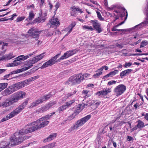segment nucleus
I'll return each mask as SVG.
<instances>
[{
	"label": "nucleus",
	"mask_w": 148,
	"mask_h": 148,
	"mask_svg": "<svg viewBox=\"0 0 148 148\" xmlns=\"http://www.w3.org/2000/svg\"><path fill=\"white\" fill-rule=\"evenodd\" d=\"M77 51H78L76 49L69 50L65 53L61 57L56 60L60 55V53L58 54L55 56L51 58L49 60L44 63L40 68L42 69L48 66H51L56 63L60 62L61 60L66 59L77 53Z\"/></svg>",
	"instance_id": "f257e3e1"
},
{
	"label": "nucleus",
	"mask_w": 148,
	"mask_h": 148,
	"mask_svg": "<svg viewBox=\"0 0 148 148\" xmlns=\"http://www.w3.org/2000/svg\"><path fill=\"white\" fill-rule=\"evenodd\" d=\"M25 137H21L18 132L15 133L11 137L8 141H4L0 143L1 148H10L13 146L21 143L25 140Z\"/></svg>",
	"instance_id": "f03ea898"
},
{
	"label": "nucleus",
	"mask_w": 148,
	"mask_h": 148,
	"mask_svg": "<svg viewBox=\"0 0 148 148\" xmlns=\"http://www.w3.org/2000/svg\"><path fill=\"white\" fill-rule=\"evenodd\" d=\"M39 121L38 119L37 121L30 123L28 126H29V127H27V126L26 127V129H22L19 131L18 133L20 135V136L21 137H24L25 140L27 138H28L24 136V134L29 133L36 130H38L42 128Z\"/></svg>",
	"instance_id": "7ed1b4c3"
},
{
	"label": "nucleus",
	"mask_w": 148,
	"mask_h": 148,
	"mask_svg": "<svg viewBox=\"0 0 148 148\" xmlns=\"http://www.w3.org/2000/svg\"><path fill=\"white\" fill-rule=\"evenodd\" d=\"M27 103L28 102L27 101L23 102L14 110L11 112L6 116L3 117L1 120V122H3L5 121L14 117L18 114L27 105Z\"/></svg>",
	"instance_id": "20e7f679"
},
{
	"label": "nucleus",
	"mask_w": 148,
	"mask_h": 148,
	"mask_svg": "<svg viewBox=\"0 0 148 148\" xmlns=\"http://www.w3.org/2000/svg\"><path fill=\"white\" fill-rule=\"evenodd\" d=\"M90 115H87L77 120L75 123V124L73 125L69 129V130L70 132L77 130V129L84 125L91 118Z\"/></svg>",
	"instance_id": "39448f33"
},
{
	"label": "nucleus",
	"mask_w": 148,
	"mask_h": 148,
	"mask_svg": "<svg viewBox=\"0 0 148 148\" xmlns=\"http://www.w3.org/2000/svg\"><path fill=\"white\" fill-rule=\"evenodd\" d=\"M22 88L20 82H18L9 86L3 91L2 93L3 96H7Z\"/></svg>",
	"instance_id": "423d86ee"
},
{
	"label": "nucleus",
	"mask_w": 148,
	"mask_h": 148,
	"mask_svg": "<svg viewBox=\"0 0 148 148\" xmlns=\"http://www.w3.org/2000/svg\"><path fill=\"white\" fill-rule=\"evenodd\" d=\"M55 112L51 113L45 116H43L38 119L42 127H43L47 126L49 123V121L48 120L50 117L55 114Z\"/></svg>",
	"instance_id": "0eeeda50"
},
{
	"label": "nucleus",
	"mask_w": 148,
	"mask_h": 148,
	"mask_svg": "<svg viewBox=\"0 0 148 148\" xmlns=\"http://www.w3.org/2000/svg\"><path fill=\"white\" fill-rule=\"evenodd\" d=\"M13 97L12 98L14 103L17 102L19 100L21 99L24 98L26 95L25 92L23 91H18L13 95Z\"/></svg>",
	"instance_id": "6e6552de"
},
{
	"label": "nucleus",
	"mask_w": 148,
	"mask_h": 148,
	"mask_svg": "<svg viewBox=\"0 0 148 148\" xmlns=\"http://www.w3.org/2000/svg\"><path fill=\"white\" fill-rule=\"evenodd\" d=\"M126 86L123 84H120L116 86L114 89V94L119 96L123 94L126 90Z\"/></svg>",
	"instance_id": "1a4fd4ad"
},
{
	"label": "nucleus",
	"mask_w": 148,
	"mask_h": 148,
	"mask_svg": "<svg viewBox=\"0 0 148 148\" xmlns=\"http://www.w3.org/2000/svg\"><path fill=\"white\" fill-rule=\"evenodd\" d=\"M41 31H38L37 29L34 28L30 29L28 32V33L30 36H31L33 38L37 40L39 37V35L40 34Z\"/></svg>",
	"instance_id": "9d476101"
},
{
	"label": "nucleus",
	"mask_w": 148,
	"mask_h": 148,
	"mask_svg": "<svg viewBox=\"0 0 148 148\" xmlns=\"http://www.w3.org/2000/svg\"><path fill=\"white\" fill-rule=\"evenodd\" d=\"M114 12H115L117 14H116L115 13H114V15L115 16V19L114 21L113 22H114L116 19H117L119 16L123 17L124 16L125 13H126V16H127V12L123 8H120L118 10L114 11Z\"/></svg>",
	"instance_id": "9b49d317"
},
{
	"label": "nucleus",
	"mask_w": 148,
	"mask_h": 148,
	"mask_svg": "<svg viewBox=\"0 0 148 148\" xmlns=\"http://www.w3.org/2000/svg\"><path fill=\"white\" fill-rule=\"evenodd\" d=\"M36 53V51H34L33 52L25 56L24 55H21L20 56L15 58V60L14 61H18L20 60H24L29 58L32 56L33 54H35Z\"/></svg>",
	"instance_id": "f8f14e48"
},
{
	"label": "nucleus",
	"mask_w": 148,
	"mask_h": 148,
	"mask_svg": "<svg viewBox=\"0 0 148 148\" xmlns=\"http://www.w3.org/2000/svg\"><path fill=\"white\" fill-rule=\"evenodd\" d=\"M90 22L92 24L94 28L99 33L101 31L100 27V24L96 20H91Z\"/></svg>",
	"instance_id": "ddd939ff"
},
{
	"label": "nucleus",
	"mask_w": 148,
	"mask_h": 148,
	"mask_svg": "<svg viewBox=\"0 0 148 148\" xmlns=\"http://www.w3.org/2000/svg\"><path fill=\"white\" fill-rule=\"evenodd\" d=\"M35 63L33 58L32 60H27L25 63V66H27L22 69L23 71H25L30 68L33 66V65Z\"/></svg>",
	"instance_id": "4468645a"
},
{
	"label": "nucleus",
	"mask_w": 148,
	"mask_h": 148,
	"mask_svg": "<svg viewBox=\"0 0 148 148\" xmlns=\"http://www.w3.org/2000/svg\"><path fill=\"white\" fill-rule=\"evenodd\" d=\"M49 23L51 26L52 27H58L60 24L59 20L57 18H52L49 21Z\"/></svg>",
	"instance_id": "2eb2a0df"
},
{
	"label": "nucleus",
	"mask_w": 148,
	"mask_h": 148,
	"mask_svg": "<svg viewBox=\"0 0 148 148\" xmlns=\"http://www.w3.org/2000/svg\"><path fill=\"white\" fill-rule=\"evenodd\" d=\"M111 88H104L103 90L97 92L96 95L98 96L101 95H106L111 92Z\"/></svg>",
	"instance_id": "dca6fc26"
},
{
	"label": "nucleus",
	"mask_w": 148,
	"mask_h": 148,
	"mask_svg": "<svg viewBox=\"0 0 148 148\" xmlns=\"http://www.w3.org/2000/svg\"><path fill=\"white\" fill-rule=\"evenodd\" d=\"M47 16V13L42 14V13L39 14V16L38 18L36 19V21L38 23H42L44 22L46 19V16Z\"/></svg>",
	"instance_id": "f3484780"
},
{
	"label": "nucleus",
	"mask_w": 148,
	"mask_h": 148,
	"mask_svg": "<svg viewBox=\"0 0 148 148\" xmlns=\"http://www.w3.org/2000/svg\"><path fill=\"white\" fill-rule=\"evenodd\" d=\"M136 125L132 129L131 132H133L134 130H137L138 128L141 129L142 128L145 126L144 123L140 120L138 121Z\"/></svg>",
	"instance_id": "a211bd4d"
},
{
	"label": "nucleus",
	"mask_w": 148,
	"mask_h": 148,
	"mask_svg": "<svg viewBox=\"0 0 148 148\" xmlns=\"http://www.w3.org/2000/svg\"><path fill=\"white\" fill-rule=\"evenodd\" d=\"M12 99H10L8 101L0 103V107L4 108L9 106L14 103Z\"/></svg>",
	"instance_id": "6ab92c4d"
},
{
	"label": "nucleus",
	"mask_w": 148,
	"mask_h": 148,
	"mask_svg": "<svg viewBox=\"0 0 148 148\" xmlns=\"http://www.w3.org/2000/svg\"><path fill=\"white\" fill-rule=\"evenodd\" d=\"M90 101V100H89V101H88V102L87 103V104H85L84 105V107H85V106H86L87 105L88 106H90L93 105H95L96 107H97L101 103V102L98 100H92L91 102L89 103V101Z\"/></svg>",
	"instance_id": "aec40b11"
},
{
	"label": "nucleus",
	"mask_w": 148,
	"mask_h": 148,
	"mask_svg": "<svg viewBox=\"0 0 148 148\" xmlns=\"http://www.w3.org/2000/svg\"><path fill=\"white\" fill-rule=\"evenodd\" d=\"M77 84L75 75L71 77L66 82L65 84H66L75 85Z\"/></svg>",
	"instance_id": "412c9836"
},
{
	"label": "nucleus",
	"mask_w": 148,
	"mask_h": 148,
	"mask_svg": "<svg viewBox=\"0 0 148 148\" xmlns=\"http://www.w3.org/2000/svg\"><path fill=\"white\" fill-rule=\"evenodd\" d=\"M15 56L13 55L12 53H10L8 54L5 55L1 57H0V61L5 60H10L14 58Z\"/></svg>",
	"instance_id": "4be33fe9"
},
{
	"label": "nucleus",
	"mask_w": 148,
	"mask_h": 148,
	"mask_svg": "<svg viewBox=\"0 0 148 148\" xmlns=\"http://www.w3.org/2000/svg\"><path fill=\"white\" fill-rule=\"evenodd\" d=\"M76 23L75 22H73L68 27L65 29V30L68 31V32L66 35L69 34L72 31L73 28L75 26Z\"/></svg>",
	"instance_id": "5701e85b"
},
{
	"label": "nucleus",
	"mask_w": 148,
	"mask_h": 148,
	"mask_svg": "<svg viewBox=\"0 0 148 148\" xmlns=\"http://www.w3.org/2000/svg\"><path fill=\"white\" fill-rule=\"evenodd\" d=\"M45 53H43L33 58V59L35 63L37 62L42 59L45 56Z\"/></svg>",
	"instance_id": "b1692460"
},
{
	"label": "nucleus",
	"mask_w": 148,
	"mask_h": 148,
	"mask_svg": "<svg viewBox=\"0 0 148 148\" xmlns=\"http://www.w3.org/2000/svg\"><path fill=\"white\" fill-rule=\"evenodd\" d=\"M77 84H79L84 79V76L82 74H79L76 75H74Z\"/></svg>",
	"instance_id": "393cba45"
},
{
	"label": "nucleus",
	"mask_w": 148,
	"mask_h": 148,
	"mask_svg": "<svg viewBox=\"0 0 148 148\" xmlns=\"http://www.w3.org/2000/svg\"><path fill=\"white\" fill-rule=\"evenodd\" d=\"M32 81H33L32 80L31 78H30L23 82H20V83L22 88L26 85L29 84Z\"/></svg>",
	"instance_id": "a878e982"
},
{
	"label": "nucleus",
	"mask_w": 148,
	"mask_h": 148,
	"mask_svg": "<svg viewBox=\"0 0 148 148\" xmlns=\"http://www.w3.org/2000/svg\"><path fill=\"white\" fill-rule=\"evenodd\" d=\"M147 24H148V19H147L146 21H145L140 24L136 25L135 26L134 28L135 29L137 30L139 28L142 27L143 26H146Z\"/></svg>",
	"instance_id": "bb28decb"
},
{
	"label": "nucleus",
	"mask_w": 148,
	"mask_h": 148,
	"mask_svg": "<svg viewBox=\"0 0 148 148\" xmlns=\"http://www.w3.org/2000/svg\"><path fill=\"white\" fill-rule=\"evenodd\" d=\"M35 14V13L33 11H30L29 12V16L26 20L28 21L32 20L34 18Z\"/></svg>",
	"instance_id": "cd10ccee"
},
{
	"label": "nucleus",
	"mask_w": 148,
	"mask_h": 148,
	"mask_svg": "<svg viewBox=\"0 0 148 148\" xmlns=\"http://www.w3.org/2000/svg\"><path fill=\"white\" fill-rule=\"evenodd\" d=\"M42 102L43 101L41 98L40 99H38L32 103L31 104L30 107L31 108H32L36 106L39 104L42 103Z\"/></svg>",
	"instance_id": "c85d7f7f"
},
{
	"label": "nucleus",
	"mask_w": 148,
	"mask_h": 148,
	"mask_svg": "<svg viewBox=\"0 0 148 148\" xmlns=\"http://www.w3.org/2000/svg\"><path fill=\"white\" fill-rule=\"evenodd\" d=\"M57 135L56 133H53L50 135L48 137L44 140V142H45L49 141L53 139L56 138Z\"/></svg>",
	"instance_id": "c756f323"
},
{
	"label": "nucleus",
	"mask_w": 148,
	"mask_h": 148,
	"mask_svg": "<svg viewBox=\"0 0 148 148\" xmlns=\"http://www.w3.org/2000/svg\"><path fill=\"white\" fill-rule=\"evenodd\" d=\"M118 71L117 70H116L114 71L110 72L109 73L104 76L103 77L104 78H107L108 77H112L114 75L118 73Z\"/></svg>",
	"instance_id": "7c9ffc66"
},
{
	"label": "nucleus",
	"mask_w": 148,
	"mask_h": 148,
	"mask_svg": "<svg viewBox=\"0 0 148 148\" xmlns=\"http://www.w3.org/2000/svg\"><path fill=\"white\" fill-rule=\"evenodd\" d=\"M132 71V69H127L124 70L121 72L120 74V76L122 77L126 75V74H128L131 72Z\"/></svg>",
	"instance_id": "2f4dec72"
},
{
	"label": "nucleus",
	"mask_w": 148,
	"mask_h": 148,
	"mask_svg": "<svg viewBox=\"0 0 148 148\" xmlns=\"http://www.w3.org/2000/svg\"><path fill=\"white\" fill-rule=\"evenodd\" d=\"M8 85L7 83H0V92L6 88Z\"/></svg>",
	"instance_id": "473e14b6"
},
{
	"label": "nucleus",
	"mask_w": 148,
	"mask_h": 148,
	"mask_svg": "<svg viewBox=\"0 0 148 148\" xmlns=\"http://www.w3.org/2000/svg\"><path fill=\"white\" fill-rule=\"evenodd\" d=\"M49 107L47 105L42 107L40 110V112H43L49 109Z\"/></svg>",
	"instance_id": "72a5a7b5"
},
{
	"label": "nucleus",
	"mask_w": 148,
	"mask_h": 148,
	"mask_svg": "<svg viewBox=\"0 0 148 148\" xmlns=\"http://www.w3.org/2000/svg\"><path fill=\"white\" fill-rule=\"evenodd\" d=\"M82 28L84 30L87 29L88 30L92 31L93 29L92 26H89L88 25H84L82 26Z\"/></svg>",
	"instance_id": "f704fd0d"
},
{
	"label": "nucleus",
	"mask_w": 148,
	"mask_h": 148,
	"mask_svg": "<svg viewBox=\"0 0 148 148\" xmlns=\"http://www.w3.org/2000/svg\"><path fill=\"white\" fill-rule=\"evenodd\" d=\"M51 97L50 94H48L46 95H45L41 98V99L43 102L47 100Z\"/></svg>",
	"instance_id": "c9c22d12"
},
{
	"label": "nucleus",
	"mask_w": 148,
	"mask_h": 148,
	"mask_svg": "<svg viewBox=\"0 0 148 148\" xmlns=\"http://www.w3.org/2000/svg\"><path fill=\"white\" fill-rule=\"evenodd\" d=\"M20 64L19 62H14L11 63H9L8 65V66H18Z\"/></svg>",
	"instance_id": "e433bc0d"
},
{
	"label": "nucleus",
	"mask_w": 148,
	"mask_h": 148,
	"mask_svg": "<svg viewBox=\"0 0 148 148\" xmlns=\"http://www.w3.org/2000/svg\"><path fill=\"white\" fill-rule=\"evenodd\" d=\"M55 146V143H52L50 144L45 146L41 148H53Z\"/></svg>",
	"instance_id": "4c0bfd02"
},
{
	"label": "nucleus",
	"mask_w": 148,
	"mask_h": 148,
	"mask_svg": "<svg viewBox=\"0 0 148 148\" xmlns=\"http://www.w3.org/2000/svg\"><path fill=\"white\" fill-rule=\"evenodd\" d=\"M124 23V22H122L119 23V24L117 25H115L114 27H113V28L112 29V30L113 31H118L119 30V29H116V28L118 27L119 26L121 25L122 24H123Z\"/></svg>",
	"instance_id": "58836bf2"
},
{
	"label": "nucleus",
	"mask_w": 148,
	"mask_h": 148,
	"mask_svg": "<svg viewBox=\"0 0 148 148\" xmlns=\"http://www.w3.org/2000/svg\"><path fill=\"white\" fill-rule=\"evenodd\" d=\"M148 44V41L145 40L143 41L140 43V48L143 47Z\"/></svg>",
	"instance_id": "ea45409f"
},
{
	"label": "nucleus",
	"mask_w": 148,
	"mask_h": 148,
	"mask_svg": "<svg viewBox=\"0 0 148 148\" xmlns=\"http://www.w3.org/2000/svg\"><path fill=\"white\" fill-rule=\"evenodd\" d=\"M23 71L22 69H18L16 71H13L11 72L10 73V75H12L13 74L18 73L20 72H21Z\"/></svg>",
	"instance_id": "a19ab883"
},
{
	"label": "nucleus",
	"mask_w": 148,
	"mask_h": 148,
	"mask_svg": "<svg viewBox=\"0 0 148 148\" xmlns=\"http://www.w3.org/2000/svg\"><path fill=\"white\" fill-rule=\"evenodd\" d=\"M96 13L99 19L101 21H103L104 20V19L102 17L100 12L99 11H97Z\"/></svg>",
	"instance_id": "79ce46f5"
},
{
	"label": "nucleus",
	"mask_w": 148,
	"mask_h": 148,
	"mask_svg": "<svg viewBox=\"0 0 148 148\" xmlns=\"http://www.w3.org/2000/svg\"><path fill=\"white\" fill-rule=\"evenodd\" d=\"M75 99H73L67 102L66 103V105L67 107H70L72 104L75 102Z\"/></svg>",
	"instance_id": "37998d69"
},
{
	"label": "nucleus",
	"mask_w": 148,
	"mask_h": 148,
	"mask_svg": "<svg viewBox=\"0 0 148 148\" xmlns=\"http://www.w3.org/2000/svg\"><path fill=\"white\" fill-rule=\"evenodd\" d=\"M76 91L75 90L73 92H71L70 93H68L66 95L65 97V100L66 99L68 98L69 97L72 96L74 94H75L76 93Z\"/></svg>",
	"instance_id": "c03bdc74"
},
{
	"label": "nucleus",
	"mask_w": 148,
	"mask_h": 148,
	"mask_svg": "<svg viewBox=\"0 0 148 148\" xmlns=\"http://www.w3.org/2000/svg\"><path fill=\"white\" fill-rule=\"evenodd\" d=\"M67 107L66 105H63L58 108V110L59 112H60L65 110L66 108Z\"/></svg>",
	"instance_id": "a18cd8bd"
},
{
	"label": "nucleus",
	"mask_w": 148,
	"mask_h": 148,
	"mask_svg": "<svg viewBox=\"0 0 148 148\" xmlns=\"http://www.w3.org/2000/svg\"><path fill=\"white\" fill-rule=\"evenodd\" d=\"M75 9H74L72 11V12H71V15H72V16H74V14H72V13L75 11ZM75 10H76V11L79 12L81 13H82L83 12V11H82V10L80 9L79 8H76L75 9Z\"/></svg>",
	"instance_id": "49530a36"
},
{
	"label": "nucleus",
	"mask_w": 148,
	"mask_h": 148,
	"mask_svg": "<svg viewBox=\"0 0 148 148\" xmlns=\"http://www.w3.org/2000/svg\"><path fill=\"white\" fill-rule=\"evenodd\" d=\"M132 64V63L131 62H126L123 65V66L125 68H127L130 66Z\"/></svg>",
	"instance_id": "de8ad7c7"
},
{
	"label": "nucleus",
	"mask_w": 148,
	"mask_h": 148,
	"mask_svg": "<svg viewBox=\"0 0 148 148\" xmlns=\"http://www.w3.org/2000/svg\"><path fill=\"white\" fill-rule=\"evenodd\" d=\"M57 102L56 101H54L53 102H50L47 105L49 106V108L53 106L56 104Z\"/></svg>",
	"instance_id": "09e8293b"
},
{
	"label": "nucleus",
	"mask_w": 148,
	"mask_h": 148,
	"mask_svg": "<svg viewBox=\"0 0 148 148\" xmlns=\"http://www.w3.org/2000/svg\"><path fill=\"white\" fill-rule=\"evenodd\" d=\"M102 73V72L101 71L97 73H96V74H94L93 76V77L95 78H96L98 77L99 75H101Z\"/></svg>",
	"instance_id": "8fccbe9b"
},
{
	"label": "nucleus",
	"mask_w": 148,
	"mask_h": 148,
	"mask_svg": "<svg viewBox=\"0 0 148 148\" xmlns=\"http://www.w3.org/2000/svg\"><path fill=\"white\" fill-rule=\"evenodd\" d=\"M25 18L24 16H22L21 17H18L17 18V22L21 21L23 20Z\"/></svg>",
	"instance_id": "3c124183"
},
{
	"label": "nucleus",
	"mask_w": 148,
	"mask_h": 148,
	"mask_svg": "<svg viewBox=\"0 0 148 148\" xmlns=\"http://www.w3.org/2000/svg\"><path fill=\"white\" fill-rule=\"evenodd\" d=\"M116 83V82L114 80H111L108 82V85H111L113 84H115Z\"/></svg>",
	"instance_id": "603ef678"
},
{
	"label": "nucleus",
	"mask_w": 148,
	"mask_h": 148,
	"mask_svg": "<svg viewBox=\"0 0 148 148\" xmlns=\"http://www.w3.org/2000/svg\"><path fill=\"white\" fill-rule=\"evenodd\" d=\"M39 75H37L36 76H34L33 77H31L32 79V81H34L35 80L38 79L39 77Z\"/></svg>",
	"instance_id": "864d4df0"
},
{
	"label": "nucleus",
	"mask_w": 148,
	"mask_h": 148,
	"mask_svg": "<svg viewBox=\"0 0 148 148\" xmlns=\"http://www.w3.org/2000/svg\"><path fill=\"white\" fill-rule=\"evenodd\" d=\"M74 117L75 116H73V114L72 115L68 117V119L69 120L71 121L73 119Z\"/></svg>",
	"instance_id": "5fc2aeb1"
},
{
	"label": "nucleus",
	"mask_w": 148,
	"mask_h": 148,
	"mask_svg": "<svg viewBox=\"0 0 148 148\" xmlns=\"http://www.w3.org/2000/svg\"><path fill=\"white\" fill-rule=\"evenodd\" d=\"M90 75L87 73H85L84 75H83L84 76V79H85L86 78H88L90 77Z\"/></svg>",
	"instance_id": "6e6d98bb"
},
{
	"label": "nucleus",
	"mask_w": 148,
	"mask_h": 148,
	"mask_svg": "<svg viewBox=\"0 0 148 148\" xmlns=\"http://www.w3.org/2000/svg\"><path fill=\"white\" fill-rule=\"evenodd\" d=\"M127 141H130L132 140H133V138L131 136H127Z\"/></svg>",
	"instance_id": "4d7b16f0"
},
{
	"label": "nucleus",
	"mask_w": 148,
	"mask_h": 148,
	"mask_svg": "<svg viewBox=\"0 0 148 148\" xmlns=\"http://www.w3.org/2000/svg\"><path fill=\"white\" fill-rule=\"evenodd\" d=\"M34 8H35V7H34V5L33 4H32L29 6H28L27 7V8L28 9H34Z\"/></svg>",
	"instance_id": "13d9d810"
},
{
	"label": "nucleus",
	"mask_w": 148,
	"mask_h": 148,
	"mask_svg": "<svg viewBox=\"0 0 148 148\" xmlns=\"http://www.w3.org/2000/svg\"><path fill=\"white\" fill-rule=\"evenodd\" d=\"M143 55H148V53H145L139 54H133L132 55H133V56Z\"/></svg>",
	"instance_id": "bf43d9fd"
},
{
	"label": "nucleus",
	"mask_w": 148,
	"mask_h": 148,
	"mask_svg": "<svg viewBox=\"0 0 148 148\" xmlns=\"http://www.w3.org/2000/svg\"><path fill=\"white\" fill-rule=\"evenodd\" d=\"M94 85L92 84H90L88 85L87 87L91 88H93Z\"/></svg>",
	"instance_id": "052dcab7"
},
{
	"label": "nucleus",
	"mask_w": 148,
	"mask_h": 148,
	"mask_svg": "<svg viewBox=\"0 0 148 148\" xmlns=\"http://www.w3.org/2000/svg\"><path fill=\"white\" fill-rule=\"evenodd\" d=\"M127 31V30L126 29H119L118 31H121L122 32H125Z\"/></svg>",
	"instance_id": "680f3d73"
},
{
	"label": "nucleus",
	"mask_w": 148,
	"mask_h": 148,
	"mask_svg": "<svg viewBox=\"0 0 148 148\" xmlns=\"http://www.w3.org/2000/svg\"><path fill=\"white\" fill-rule=\"evenodd\" d=\"M88 91L87 90H84L82 92V93L83 94H87L88 93Z\"/></svg>",
	"instance_id": "e2e57ef3"
},
{
	"label": "nucleus",
	"mask_w": 148,
	"mask_h": 148,
	"mask_svg": "<svg viewBox=\"0 0 148 148\" xmlns=\"http://www.w3.org/2000/svg\"><path fill=\"white\" fill-rule=\"evenodd\" d=\"M17 16V15H16V14H13L12 16H11V17L10 18V19L11 20H13V17L14 16Z\"/></svg>",
	"instance_id": "0e129e2a"
},
{
	"label": "nucleus",
	"mask_w": 148,
	"mask_h": 148,
	"mask_svg": "<svg viewBox=\"0 0 148 148\" xmlns=\"http://www.w3.org/2000/svg\"><path fill=\"white\" fill-rule=\"evenodd\" d=\"M60 4L59 3H57L56 5H55V7L56 8V10L59 7Z\"/></svg>",
	"instance_id": "69168bd1"
},
{
	"label": "nucleus",
	"mask_w": 148,
	"mask_h": 148,
	"mask_svg": "<svg viewBox=\"0 0 148 148\" xmlns=\"http://www.w3.org/2000/svg\"><path fill=\"white\" fill-rule=\"evenodd\" d=\"M10 75V73L8 74V75H5L4 76V79H7L8 78Z\"/></svg>",
	"instance_id": "338daca9"
},
{
	"label": "nucleus",
	"mask_w": 148,
	"mask_h": 148,
	"mask_svg": "<svg viewBox=\"0 0 148 148\" xmlns=\"http://www.w3.org/2000/svg\"><path fill=\"white\" fill-rule=\"evenodd\" d=\"M145 118L148 121V113H146L145 115Z\"/></svg>",
	"instance_id": "774afa93"
}]
</instances>
